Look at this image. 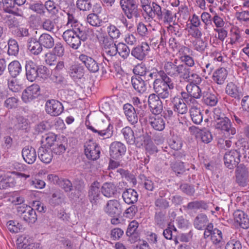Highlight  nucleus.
Here are the masks:
<instances>
[{
  "instance_id": "obj_31",
  "label": "nucleus",
  "mask_w": 249,
  "mask_h": 249,
  "mask_svg": "<svg viewBox=\"0 0 249 249\" xmlns=\"http://www.w3.org/2000/svg\"><path fill=\"white\" fill-rule=\"evenodd\" d=\"M207 216L203 213H199L194 220V226L198 230H204L210 224Z\"/></svg>"
},
{
  "instance_id": "obj_45",
  "label": "nucleus",
  "mask_w": 249,
  "mask_h": 249,
  "mask_svg": "<svg viewBox=\"0 0 249 249\" xmlns=\"http://www.w3.org/2000/svg\"><path fill=\"white\" fill-rule=\"evenodd\" d=\"M190 114L193 122L196 124H200L202 120V113L199 108L195 107H192L190 109Z\"/></svg>"
},
{
  "instance_id": "obj_32",
  "label": "nucleus",
  "mask_w": 249,
  "mask_h": 249,
  "mask_svg": "<svg viewBox=\"0 0 249 249\" xmlns=\"http://www.w3.org/2000/svg\"><path fill=\"white\" fill-rule=\"evenodd\" d=\"M131 83L133 88L138 92L143 93L146 91L147 87L145 81L141 76H132Z\"/></svg>"
},
{
  "instance_id": "obj_35",
  "label": "nucleus",
  "mask_w": 249,
  "mask_h": 249,
  "mask_svg": "<svg viewBox=\"0 0 249 249\" xmlns=\"http://www.w3.org/2000/svg\"><path fill=\"white\" fill-rule=\"evenodd\" d=\"M228 75V71L224 68H219L214 71L213 74V81L218 85L224 83Z\"/></svg>"
},
{
  "instance_id": "obj_57",
  "label": "nucleus",
  "mask_w": 249,
  "mask_h": 249,
  "mask_svg": "<svg viewBox=\"0 0 249 249\" xmlns=\"http://www.w3.org/2000/svg\"><path fill=\"white\" fill-rule=\"evenodd\" d=\"M166 212L162 211H156L155 215V223L159 226H162L165 222Z\"/></svg>"
},
{
  "instance_id": "obj_25",
  "label": "nucleus",
  "mask_w": 249,
  "mask_h": 249,
  "mask_svg": "<svg viewBox=\"0 0 249 249\" xmlns=\"http://www.w3.org/2000/svg\"><path fill=\"white\" fill-rule=\"evenodd\" d=\"M22 156L25 162L28 164H32L36 159V151L33 147L26 146L22 149Z\"/></svg>"
},
{
  "instance_id": "obj_52",
  "label": "nucleus",
  "mask_w": 249,
  "mask_h": 249,
  "mask_svg": "<svg viewBox=\"0 0 249 249\" xmlns=\"http://www.w3.org/2000/svg\"><path fill=\"white\" fill-rule=\"evenodd\" d=\"M194 49L199 52L205 51L207 46V43L200 38H196L192 42Z\"/></svg>"
},
{
  "instance_id": "obj_55",
  "label": "nucleus",
  "mask_w": 249,
  "mask_h": 249,
  "mask_svg": "<svg viewBox=\"0 0 249 249\" xmlns=\"http://www.w3.org/2000/svg\"><path fill=\"white\" fill-rule=\"evenodd\" d=\"M76 7L80 11H89L92 7V4L89 0H77Z\"/></svg>"
},
{
  "instance_id": "obj_51",
  "label": "nucleus",
  "mask_w": 249,
  "mask_h": 249,
  "mask_svg": "<svg viewBox=\"0 0 249 249\" xmlns=\"http://www.w3.org/2000/svg\"><path fill=\"white\" fill-rule=\"evenodd\" d=\"M8 50L7 53L9 55L17 56L19 52V47L17 41L12 38L8 40Z\"/></svg>"
},
{
  "instance_id": "obj_18",
  "label": "nucleus",
  "mask_w": 249,
  "mask_h": 249,
  "mask_svg": "<svg viewBox=\"0 0 249 249\" xmlns=\"http://www.w3.org/2000/svg\"><path fill=\"white\" fill-rule=\"evenodd\" d=\"M79 59L90 72L95 73L99 71V64L91 57L81 54L79 56Z\"/></svg>"
},
{
  "instance_id": "obj_41",
  "label": "nucleus",
  "mask_w": 249,
  "mask_h": 249,
  "mask_svg": "<svg viewBox=\"0 0 249 249\" xmlns=\"http://www.w3.org/2000/svg\"><path fill=\"white\" fill-rule=\"evenodd\" d=\"M218 94L215 92H207L203 97V103L207 106H215L218 103Z\"/></svg>"
},
{
  "instance_id": "obj_54",
  "label": "nucleus",
  "mask_w": 249,
  "mask_h": 249,
  "mask_svg": "<svg viewBox=\"0 0 249 249\" xmlns=\"http://www.w3.org/2000/svg\"><path fill=\"white\" fill-rule=\"evenodd\" d=\"M117 53L123 58H126L129 55L130 49L124 43H119L117 45Z\"/></svg>"
},
{
  "instance_id": "obj_2",
  "label": "nucleus",
  "mask_w": 249,
  "mask_h": 249,
  "mask_svg": "<svg viewBox=\"0 0 249 249\" xmlns=\"http://www.w3.org/2000/svg\"><path fill=\"white\" fill-rule=\"evenodd\" d=\"M188 68L181 64L176 59L173 61L165 62L164 64V72L166 76L172 77L183 78Z\"/></svg>"
},
{
  "instance_id": "obj_46",
  "label": "nucleus",
  "mask_w": 249,
  "mask_h": 249,
  "mask_svg": "<svg viewBox=\"0 0 249 249\" xmlns=\"http://www.w3.org/2000/svg\"><path fill=\"white\" fill-rule=\"evenodd\" d=\"M155 211H165L170 207L169 202L163 197H157L154 202Z\"/></svg>"
},
{
  "instance_id": "obj_53",
  "label": "nucleus",
  "mask_w": 249,
  "mask_h": 249,
  "mask_svg": "<svg viewBox=\"0 0 249 249\" xmlns=\"http://www.w3.org/2000/svg\"><path fill=\"white\" fill-rule=\"evenodd\" d=\"M87 22L92 26L99 27L101 25L102 20L97 14L91 13L87 16Z\"/></svg>"
},
{
  "instance_id": "obj_30",
  "label": "nucleus",
  "mask_w": 249,
  "mask_h": 249,
  "mask_svg": "<svg viewBox=\"0 0 249 249\" xmlns=\"http://www.w3.org/2000/svg\"><path fill=\"white\" fill-rule=\"evenodd\" d=\"M42 46L38 40L36 38L31 37L27 41V48L33 54L38 55L42 51Z\"/></svg>"
},
{
  "instance_id": "obj_21",
  "label": "nucleus",
  "mask_w": 249,
  "mask_h": 249,
  "mask_svg": "<svg viewBox=\"0 0 249 249\" xmlns=\"http://www.w3.org/2000/svg\"><path fill=\"white\" fill-rule=\"evenodd\" d=\"M103 45L104 53L109 56H115L117 53V45L114 43L112 39H109L107 37L103 36Z\"/></svg>"
},
{
  "instance_id": "obj_13",
  "label": "nucleus",
  "mask_w": 249,
  "mask_h": 249,
  "mask_svg": "<svg viewBox=\"0 0 249 249\" xmlns=\"http://www.w3.org/2000/svg\"><path fill=\"white\" fill-rule=\"evenodd\" d=\"M215 127L216 129L226 132L229 134L232 135L236 133L235 129L232 127L231 120L227 117L215 121Z\"/></svg>"
},
{
  "instance_id": "obj_14",
  "label": "nucleus",
  "mask_w": 249,
  "mask_h": 249,
  "mask_svg": "<svg viewBox=\"0 0 249 249\" xmlns=\"http://www.w3.org/2000/svg\"><path fill=\"white\" fill-rule=\"evenodd\" d=\"M125 146L120 142H114L110 145V156L113 159H120L125 154Z\"/></svg>"
},
{
  "instance_id": "obj_48",
  "label": "nucleus",
  "mask_w": 249,
  "mask_h": 249,
  "mask_svg": "<svg viewBox=\"0 0 249 249\" xmlns=\"http://www.w3.org/2000/svg\"><path fill=\"white\" fill-rule=\"evenodd\" d=\"M213 232L211 240L214 245H218L219 246L218 248H220L224 242L222 233L221 231L217 228H214V231Z\"/></svg>"
},
{
  "instance_id": "obj_22",
  "label": "nucleus",
  "mask_w": 249,
  "mask_h": 249,
  "mask_svg": "<svg viewBox=\"0 0 249 249\" xmlns=\"http://www.w3.org/2000/svg\"><path fill=\"white\" fill-rule=\"evenodd\" d=\"M234 219L239 226L244 229H247L249 228V218L248 216L243 211H236L233 213Z\"/></svg>"
},
{
  "instance_id": "obj_8",
  "label": "nucleus",
  "mask_w": 249,
  "mask_h": 249,
  "mask_svg": "<svg viewBox=\"0 0 249 249\" xmlns=\"http://www.w3.org/2000/svg\"><path fill=\"white\" fill-rule=\"evenodd\" d=\"M85 154L87 158L92 160L98 159L100 154V147L96 143L89 141L85 144Z\"/></svg>"
},
{
  "instance_id": "obj_26",
  "label": "nucleus",
  "mask_w": 249,
  "mask_h": 249,
  "mask_svg": "<svg viewBox=\"0 0 249 249\" xmlns=\"http://www.w3.org/2000/svg\"><path fill=\"white\" fill-rule=\"evenodd\" d=\"M149 123L155 130L161 131L165 127V121L161 116H150Z\"/></svg>"
},
{
  "instance_id": "obj_4",
  "label": "nucleus",
  "mask_w": 249,
  "mask_h": 249,
  "mask_svg": "<svg viewBox=\"0 0 249 249\" xmlns=\"http://www.w3.org/2000/svg\"><path fill=\"white\" fill-rule=\"evenodd\" d=\"M88 129L95 133L97 137L101 139L111 138L113 134V126L108 122L100 121L98 122L96 128L91 125L86 124Z\"/></svg>"
},
{
  "instance_id": "obj_23",
  "label": "nucleus",
  "mask_w": 249,
  "mask_h": 249,
  "mask_svg": "<svg viewBox=\"0 0 249 249\" xmlns=\"http://www.w3.org/2000/svg\"><path fill=\"white\" fill-rule=\"evenodd\" d=\"M124 113L128 121L132 124L138 122V116L135 107L130 104L126 103L123 106Z\"/></svg>"
},
{
  "instance_id": "obj_3",
  "label": "nucleus",
  "mask_w": 249,
  "mask_h": 249,
  "mask_svg": "<svg viewBox=\"0 0 249 249\" xmlns=\"http://www.w3.org/2000/svg\"><path fill=\"white\" fill-rule=\"evenodd\" d=\"M145 13L149 18L153 19L156 18L159 20L163 19L164 21H168L171 17L170 11L165 8L162 9L159 4L155 1L152 2Z\"/></svg>"
},
{
  "instance_id": "obj_9",
  "label": "nucleus",
  "mask_w": 249,
  "mask_h": 249,
  "mask_svg": "<svg viewBox=\"0 0 249 249\" xmlns=\"http://www.w3.org/2000/svg\"><path fill=\"white\" fill-rule=\"evenodd\" d=\"M240 152L237 150H232L227 152L224 157L225 165L229 169L236 167L240 161Z\"/></svg>"
},
{
  "instance_id": "obj_43",
  "label": "nucleus",
  "mask_w": 249,
  "mask_h": 249,
  "mask_svg": "<svg viewBox=\"0 0 249 249\" xmlns=\"http://www.w3.org/2000/svg\"><path fill=\"white\" fill-rule=\"evenodd\" d=\"M8 70L11 76L16 78L21 71V65L18 61L14 60L8 65Z\"/></svg>"
},
{
  "instance_id": "obj_47",
  "label": "nucleus",
  "mask_w": 249,
  "mask_h": 249,
  "mask_svg": "<svg viewBox=\"0 0 249 249\" xmlns=\"http://www.w3.org/2000/svg\"><path fill=\"white\" fill-rule=\"evenodd\" d=\"M45 10L51 15L54 16L59 12V8L54 1L52 0H48L44 4Z\"/></svg>"
},
{
  "instance_id": "obj_7",
  "label": "nucleus",
  "mask_w": 249,
  "mask_h": 249,
  "mask_svg": "<svg viewBox=\"0 0 249 249\" xmlns=\"http://www.w3.org/2000/svg\"><path fill=\"white\" fill-rule=\"evenodd\" d=\"M45 111L52 116H57L63 111V106L61 103L56 100H48L46 102Z\"/></svg>"
},
{
  "instance_id": "obj_16",
  "label": "nucleus",
  "mask_w": 249,
  "mask_h": 249,
  "mask_svg": "<svg viewBox=\"0 0 249 249\" xmlns=\"http://www.w3.org/2000/svg\"><path fill=\"white\" fill-rule=\"evenodd\" d=\"M236 182L241 187H246L249 182L248 172L247 168L243 164L237 166L236 169Z\"/></svg>"
},
{
  "instance_id": "obj_42",
  "label": "nucleus",
  "mask_w": 249,
  "mask_h": 249,
  "mask_svg": "<svg viewBox=\"0 0 249 249\" xmlns=\"http://www.w3.org/2000/svg\"><path fill=\"white\" fill-rule=\"evenodd\" d=\"M121 133L127 144L133 145L136 142L134 132L130 127L126 126L123 128L121 130Z\"/></svg>"
},
{
  "instance_id": "obj_10",
  "label": "nucleus",
  "mask_w": 249,
  "mask_h": 249,
  "mask_svg": "<svg viewBox=\"0 0 249 249\" xmlns=\"http://www.w3.org/2000/svg\"><path fill=\"white\" fill-rule=\"evenodd\" d=\"M62 37L67 44L73 49H77L81 44L74 29L65 31L63 34Z\"/></svg>"
},
{
  "instance_id": "obj_64",
  "label": "nucleus",
  "mask_w": 249,
  "mask_h": 249,
  "mask_svg": "<svg viewBox=\"0 0 249 249\" xmlns=\"http://www.w3.org/2000/svg\"><path fill=\"white\" fill-rule=\"evenodd\" d=\"M181 98L183 99L184 102L186 104L189 105H192L195 106L197 104L196 98H194L188 93L185 92H181Z\"/></svg>"
},
{
  "instance_id": "obj_60",
  "label": "nucleus",
  "mask_w": 249,
  "mask_h": 249,
  "mask_svg": "<svg viewBox=\"0 0 249 249\" xmlns=\"http://www.w3.org/2000/svg\"><path fill=\"white\" fill-rule=\"evenodd\" d=\"M66 147L61 142H55L53 145L51 150L52 153L57 155H60L65 152Z\"/></svg>"
},
{
  "instance_id": "obj_6",
  "label": "nucleus",
  "mask_w": 249,
  "mask_h": 249,
  "mask_svg": "<svg viewBox=\"0 0 249 249\" xmlns=\"http://www.w3.org/2000/svg\"><path fill=\"white\" fill-rule=\"evenodd\" d=\"M18 214L25 222L29 224H33L37 220V215L35 211L30 206L23 204L17 207Z\"/></svg>"
},
{
  "instance_id": "obj_58",
  "label": "nucleus",
  "mask_w": 249,
  "mask_h": 249,
  "mask_svg": "<svg viewBox=\"0 0 249 249\" xmlns=\"http://www.w3.org/2000/svg\"><path fill=\"white\" fill-rule=\"evenodd\" d=\"M29 9L40 15V16H45L46 11L45 10L44 4L42 3H36L31 4Z\"/></svg>"
},
{
  "instance_id": "obj_5",
  "label": "nucleus",
  "mask_w": 249,
  "mask_h": 249,
  "mask_svg": "<svg viewBox=\"0 0 249 249\" xmlns=\"http://www.w3.org/2000/svg\"><path fill=\"white\" fill-rule=\"evenodd\" d=\"M120 5L124 14L128 19L140 17L138 0H120Z\"/></svg>"
},
{
  "instance_id": "obj_34",
  "label": "nucleus",
  "mask_w": 249,
  "mask_h": 249,
  "mask_svg": "<svg viewBox=\"0 0 249 249\" xmlns=\"http://www.w3.org/2000/svg\"><path fill=\"white\" fill-rule=\"evenodd\" d=\"M69 73L73 80L81 79L84 75V68L80 64H74L70 67Z\"/></svg>"
},
{
  "instance_id": "obj_37",
  "label": "nucleus",
  "mask_w": 249,
  "mask_h": 249,
  "mask_svg": "<svg viewBox=\"0 0 249 249\" xmlns=\"http://www.w3.org/2000/svg\"><path fill=\"white\" fill-rule=\"evenodd\" d=\"M38 40L42 47L46 49H51L54 45L53 38L47 33H43L41 35Z\"/></svg>"
},
{
  "instance_id": "obj_39",
  "label": "nucleus",
  "mask_w": 249,
  "mask_h": 249,
  "mask_svg": "<svg viewBox=\"0 0 249 249\" xmlns=\"http://www.w3.org/2000/svg\"><path fill=\"white\" fill-rule=\"evenodd\" d=\"M74 30L75 31L77 37L79 38L81 42L86 41L93 32L92 29L86 28L82 26L75 28Z\"/></svg>"
},
{
  "instance_id": "obj_20",
  "label": "nucleus",
  "mask_w": 249,
  "mask_h": 249,
  "mask_svg": "<svg viewBox=\"0 0 249 249\" xmlns=\"http://www.w3.org/2000/svg\"><path fill=\"white\" fill-rule=\"evenodd\" d=\"M99 183L94 181L92 183L89 191V197L92 204H97L101 198Z\"/></svg>"
},
{
  "instance_id": "obj_36",
  "label": "nucleus",
  "mask_w": 249,
  "mask_h": 249,
  "mask_svg": "<svg viewBox=\"0 0 249 249\" xmlns=\"http://www.w3.org/2000/svg\"><path fill=\"white\" fill-rule=\"evenodd\" d=\"M226 93L231 97L239 100L242 96V93L239 90L237 86L232 82L229 83L226 87Z\"/></svg>"
},
{
  "instance_id": "obj_27",
  "label": "nucleus",
  "mask_w": 249,
  "mask_h": 249,
  "mask_svg": "<svg viewBox=\"0 0 249 249\" xmlns=\"http://www.w3.org/2000/svg\"><path fill=\"white\" fill-rule=\"evenodd\" d=\"M38 157L41 161L49 163L53 159V153L50 147L41 146L38 150Z\"/></svg>"
},
{
  "instance_id": "obj_12",
  "label": "nucleus",
  "mask_w": 249,
  "mask_h": 249,
  "mask_svg": "<svg viewBox=\"0 0 249 249\" xmlns=\"http://www.w3.org/2000/svg\"><path fill=\"white\" fill-rule=\"evenodd\" d=\"M161 99L156 96V94H150L148 97V103L151 111L153 114L158 115L160 114L163 109Z\"/></svg>"
},
{
  "instance_id": "obj_38",
  "label": "nucleus",
  "mask_w": 249,
  "mask_h": 249,
  "mask_svg": "<svg viewBox=\"0 0 249 249\" xmlns=\"http://www.w3.org/2000/svg\"><path fill=\"white\" fill-rule=\"evenodd\" d=\"M183 79L189 82V84L194 85H199L202 82V78L198 74L195 73L191 74V70L189 68H188Z\"/></svg>"
},
{
  "instance_id": "obj_44",
  "label": "nucleus",
  "mask_w": 249,
  "mask_h": 249,
  "mask_svg": "<svg viewBox=\"0 0 249 249\" xmlns=\"http://www.w3.org/2000/svg\"><path fill=\"white\" fill-rule=\"evenodd\" d=\"M198 85L188 84L186 86V90L188 93L194 98L200 99L202 96V91Z\"/></svg>"
},
{
  "instance_id": "obj_17",
  "label": "nucleus",
  "mask_w": 249,
  "mask_h": 249,
  "mask_svg": "<svg viewBox=\"0 0 249 249\" xmlns=\"http://www.w3.org/2000/svg\"><path fill=\"white\" fill-rule=\"evenodd\" d=\"M150 51V47L147 43L142 42L141 45L134 48L131 51V55L139 60H142Z\"/></svg>"
},
{
  "instance_id": "obj_24",
  "label": "nucleus",
  "mask_w": 249,
  "mask_h": 249,
  "mask_svg": "<svg viewBox=\"0 0 249 249\" xmlns=\"http://www.w3.org/2000/svg\"><path fill=\"white\" fill-rule=\"evenodd\" d=\"M166 75L164 74L163 70L158 71L157 69H154L151 71L147 70L145 76H144L142 79H144V81H150L154 79L153 87L155 84H156V81L161 80Z\"/></svg>"
},
{
  "instance_id": "obj_56",
  "label": "nucleus",
  "mask_w": 249,
  "mask_h": 249,
  "mask_svg": "<svg viewBox=\"0 0 249 249\" xmlns=\"http://www.w3.org/2000/svg\"><path fill=\"white\" fill-rule=\"evenodd\" d=\"M19 100L15 97H11L7 98L4 103V107L8 109H11L18 107Z\"/></svg>"
},
{
  "instance_id": "obj_29",
  "label": "nucleus",
  "mask_w": 249,
  "mask_h": 249,
  "mask_svg": "<svg viewBox=\"0 0 249 249\" xmlns=\"http://www.w3.org/2000/svg\"><path fill=\"white\" fill-rule=\"evenodd\" d=\"M26 75L27 79L33 82L38 76L37 67L32 61H29L26 64Z\"/></svg>"
},
{
  "instance_id": "obj_63",
  "label": "nucleus",
  "mask_w": 249,
  "mask_h": 249,
  "mask_svg": "<svg viewBox=\"0 0 249 249\" xmlns=\"http://www.w3.org/2000/svg\"><path fill=\"white\" fill-rule=\"evenodd\" d=\"M179 188L184 193L189 196H193L195 194V189L194 186L187 183L181 184Z\"/></svg>"
},
{
  "instance_id": "obj_1",
  "label": "nucleus",
  "mask_w": 249,
  "mask_h": 249,
  "mask_svg": "<svg viewBox=\"0 0 249 249\" xmlns=\"http://www.w3.org/2000/svg\"><path fill=\"white\" fill-rule=\"evenodd\" d=\"M175 87V84L168 76H165L161 80L156 81V84L153 86L156 96L160 99L165 100L169 98L171 96L170 90Z\"/></svg>"
},
{
  "instance_id": "obj_19",
  "label": "nucleus",
  "mask_w": 249,
  "mask_h": 249,
  "mask_svg": "<svg viewBox=\"0 0 249 249\" xmlns=\"http://www.w3.org/2000/svg\"><path fill=\"white\" fill-rule=\"evenodd\" d=\"M173 105V109L178 114H185L187 112L188 108L183 99L178 96H175L171 99Z\"/></svg>"
},
{
  "instance_id": "obj_50",
  "label": "nucleus",
  "mask_w": 249,
  "mask_h": 249,
  "mask_svg": "<svg viewBox=\"0 0 249 249\" xmlns=\"http://www.w3.org/2000/svg\"><path fill=\"white\" fill-rule=\"evenodd\" d=\"M132 102L134 106L137 107L136 109L138 114H139L140 116H143L146 113L144 109L146 108V105L144 104H142L140 99L136 96L132 98Z\"/></svg>"
},
{
  "instance_id": "obj_61",
  "label": "nucleus",
  "mask_w": 249,
  "mask_h": 249,
  "mask_svg": "<svg viewBox=\"0 0 249 249\" xmlns=\"http://www.w3.org/2000/svg\"><path fill=\"white\" fill-rule=\"evenodd\" d=\"M200 136L202 141L206 143L210 142L213 139L211 132L205 129L200 130Z\"/></svg>"
},
{
  "instance_id": "obj_11",
  "label": "nucleus",
  "mask_w": 249,
  "mask_h": 249,
  "mask_svg": "<svg viewBox=\"0 0 249 249\" xmlns=\"http://www.w3.org/2000/svg\"><path fill=\"white\" fill-rule=\"evenodd\" d=\"M104 211L110 217L119 216L122 213L121 204L116 199L109 200L105 206Z\"/></svg>"
},
{
  "instance_id": "obj_62",
  "label": "nucleus",
  "mask_w": 249,
  "mask_h": 249,
  "mask_svg": "<svg viewBox=\"0 0 249 249\" xmlns=\"http://www.w3.org/2000/svg\"><path fill=\"white\" fill-rule=\"evenodd\" d=\"M8 86L10 90L14 92H18L22 89V86L18 84L17 80L14 79L8 80Z\"/></svg>"
},
{
  "instance_id": "obj_40",
  "label": "nucleus",
  "mask_w": 249,
  "mask_h": 249,
  "mask_svg": "<svg viewBox=\"0 0 249 249\" xmlns=\"http://www.w3.org/2000/svg\"><path fill=\"white\" fill-rule=\"evenodd\" d=\"M16 182L14 178L8 175L0 176V189H6L13 187Z\"/></svg>"
},
{
  "instance_id": "obj_15",
  "label": "nucleus",
  "mask_w": 249,
  "mask_h": 249,
  "mask_svg": "<svg viewBox=\"0 0 249 249\" xmlns=\"http://www.w3.org/2000/svg\"><path fill=\"white\" fill-rule=\"evenodd\" d=\"M40 87L37 84H33L25 89L22 94V100L28 103L36 98L39 94Z\"/></svg>"
},
{
  "instance_id": "obj_49",
  "label": "nucleus",
  "mask_w": 249,
  "mask_h": 249,
  "mask_svg": "<svg viewBox=\"0 0 249 249\" xmlns=\"http://www.w3.org/2000/svg\"><path fill=\"white\" fill-rule=\"evenodd\" d=\"M186 208L188 210L194 209H203L206 210L208 208V206L206 202L203 200L194 201L188 203Z\"/></svg>"
},
{
  "instance_id": "obj_59",
  "label": "nucleus",
  "mask_w": 249,
  "mask_h": 249,
  "mask_svg": "<svg viewBox=\"0 0 249 249\" xmlns=\"http://www.w3.org/2000/svg\"><path fill=\"white\" fill-rule=\"evenodd\" d=\"M172 170L177 175L182 174L185 171L184 163L182 161H176L171 164Z\"/></svg>"
},
{
  "instance_id": "obj_28",
  "label": "nucleus",
  "mask_w": 249,
  "mask_h": 249,
  "mask_svg": "<svg viewBox=\"0 0 249 249\" xmlns=\"http://www.w3.org/2000/svg\"><path fill=\"white\" fill-rule=\"evenodd\" d=\"M138 193L133 189H127L122 194L124 201L128 204H133L136 203L138 199Z\"/></svg>"
},
{
  "instance_id": "obj_33",
  "label": "nucleus",
  "mask_w": 249,
  "mask_h": 249,
  "mask_svg": "<svg viewBox=\"0 0 249 249\" xmlns=\"http://www.w3.org/2000/svg\"><path fill=\"white\" fill-rule=\"evenodd\" d=\"M102 194L106 197H113L117 192L116 186L112 182L104 183L101 189Z\"/></svg>"
}]
</instances>
